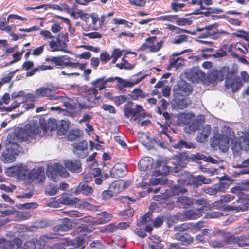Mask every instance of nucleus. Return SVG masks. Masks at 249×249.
Wrapping results in <instances>:
<instances>
[{
  "instance_id": "obj_1",
  "label": "nucleus",
  "mask_w": 249,
  "mask_h": 249,
  "mask_svg": "<svg viewBox=\"0 0 249 249\" xmlns=\"http://www.w3.org/2000/svg\"><path fill=\"white\" fill-rule=\"evenodd\" d=\"M210 83L216 81H222L225 78V85L227 89H231L233 92H236L243 86L241 78L236 75L235 72L230 71L229 67H223L219 70L212 69L208 74Z\"/></svg>"
},
{
  "instance_id": "obj_2",
  "label": "nucleus",
  "mask_w": 249,
  "mask_h": 249,
  "mask_svg": "<svg viewBox=\"0 0 249 249\" xmlns=\"http://www.w3.org/2000/svg\"><path fill=\"white\" fill-rule=\"evenodd\" d=\"M193 91L191 86L185 81H181L174 86L171 107L175 110H183L192 104L188 95Z\"/></svg>"
},
{
  "instance_id": "obj_3",
  "label": "nucleus",
  "mask_w": 249,
  "mask_h": 249,
  "mask_svg": "<svg viewBox=\"0 0 249 249\" xmlns=\"http://www.w3.org/2000/svg\"><path fill=\"white\" fill-rule=\"evenodd\" d=\"M247 185H249V181L243 183L242 185L235 186L231 188V192L233 194H235L238 196L236 201L241 204L238 206H233L231 205L221 206L219 208V209L224 211H245L249 210V194L246 193L248 191L249 188L246 187Z\"/></svg>"
},
{
  "instance_id": "obj_4",
  "label": "nucleus",
  "mask_w": 249,
  "mask_h": 249,
  "mask_svg": "<svg viewBox=\"0 0 249 249\" xmlns=\"http://www.w3.org/2000/svg\"><path fill=\"white\" fill-rule=\"evenodd\" d=\"M37 132L38 129L35 126L26 125L25 128H18L9 133L7 139L9 142L13 145L22 141L30 143L32 140L36 138Z\"/></svg>"
},
{
  "instance_id": "obj_5",
  "label": "nucleus",
  "mask_w": 249,
  "mask_h": 249,
  "mask_svg": "<svg viewBox=\"0 0 249 249\" xmlns=\"http://www.w3.org/2000/svg\"><path fill=\"white\" fill-rule=\"evenodd\" d=\"M164 44L163 39L158 41L156 36H149L145 39V42L140 46L139 50L145 51L148 49L151 53H156L163 47Z\"/></svg>"
},
{
  "instance_id": "obj_6",
  "label": "nucleus",
  "mask_w": 249,
  "mask_h": 249,
  "mask_svg": "<svg viewBox=\"0 0 249 249\" xmlns=\"http://www.w3.org/2000/svg\"><path fill=\"white\" fill-rule=\"evenodd\" d=\"M171 168V167L164 165L162 167V171L157 170L153 171L152 172L153 178L151 179V184L153 185H157L158 184L165 185L166 184L167 179L166 175L169 173Z\"/></svg>"
},
{
  "instance_id": "obj_7",
  "label": "nucleus",
  "mask_w": 249,
  "mask_h": 249,
  "mask_svg": "<svg viewBox=\"0 0 249 249\" xmlns=\"http://www.w3.org/2000/svg\"><path fill=\"white\" fill-rule=\"evenodd\" d=\"M56 88L54 86L51 87H41L35 90L36 97H46L50 100H56L62 99L63 96L56 95Z\"/></svg>"
},
{
  "instance_id": "obj_8",
  "label": "nucleus",
  "mask_w": 249,
  "mask_h": 249,
  "mask_svg": "<svg viewBox=\"0 0 249 249\" xmlns=\"http://www.w3.org/2000/svg\"><path fill=\"white\" fill-rule=\"evenodd\" d=\"M83 93L84 98L88 101L89 104H79L80 107L82 108H87L92 107V104L94 103L99 97L98 89L93 87L87 89Z\"/></svg>"
},
{
  "instance_id": "obj_9",
  "label": "nucleus",
  "mask_w": 249,
  "mask_h": 249,
  "mask_svg": "<svg viewBox=\"0 0 249 249\" xmlns=\"http://www.w3.org/2000/svg\"><path fill=\"white\" fill-rule=\"evenodd\" d=\"M127 173V166L125 163L119 162L115 164L110 171L112 178L118 179L124 177Z\"/></svg>"
},
{
  "instance_id": "obj_10",
  "label": "nucleus",
  "mask_w": 249,
  "mask_h": 249,
  "mask_svg": "<svg viewBox=\"0 0 249 249\" xmlns=\"http://www.w3.org/2000/svg\"><path fill=\"white\" fill-rule=\"evenodd\" d=\"M185 77L194 83L199 82L205 78V73L197 68H193L185 72Z\"/></svg>"
},
{
  "instance_id": "obj_11",
  "label": "nucleus",
  "mask_w": 249,
  "mask_h": 249,
  "mask_svg": "<svg viewBox=\"0 0 249 249\" xmlns=\"http://www.w3.org/2000/svg\"><path fill=\"white\" fill-rule=\"evenodd\" d=\"M45 179V176L44 169L42 167L34 169L28 172L27 174V181L31 183L33 180H36L38 183L42 182Z\"/></svg>"
},
{
  "instance_id": "obj_12",
  "label": "nucleus",
  "mask_w": 249,
  "mask_h": 249,
  "mask_svg": "<svg viewBox=\"0 0 249 249\" xmlns=\"http://www.w3.org/2000/svg\"><path fill=\"white\" fill-rule=\"evenodd\" d=\"M170 131L168 130V128L165 127L161 131L159 132L153 138V141L159 146L163 147L168 140L170 142L172 141V137L170 135Z\"/></svg>"
},
{
  "instance_id": "obj_13",
  "label": "nucleus",
  "mask_w": 249,
  "mask_h": 249,
  "mask_svg": "<svg viewBox=\"0 0 249 249\" xmlns=\"http://www.w3.org/2000/svg\"><path fill=\"white\" fill-rule=\"evenodd\" d=\"M125 116L127 118L136 117V118L145 116V111L143 107L140 105H137L136 107L133 108L130 107H126L124 110Z\"/></svg>"
},
{
  "instance_id": "obj_14",
  "label": "nucleus",
  "mask_w": 249,
  "mask_h": 249,
  "mask_svg": "<svg viewBox=\"0 0 249 249\" xmlns=\"http://www.w3.org/2000/svg\"><path fill=\"white\" fill-rule=\"evenodd\" d=\"M9 172L12 174V176L18 179L25 180L27 178L28 169L26 166L18 165L13 166L9 169Z\"/></svg>"
},
{
  "instance_id": "obj_15",
  "label": "nucleus",
  "mask_w": 249,
  "mask_h": 249,
  "mask_svg": "<svg viewBox=\"0 0 249 249\" xmlns=\"http://www.w3.org/2000/svg\"><path fill=\"white\" fill-rule=\"evenodd\" d=\"M73 153L81 158L86 157L88 154V145L86 141L74 143L72 145Z\"/></svg>"
},
{
  "instance_id": "obj_16",
  "label": "nucleus",
  "mask_w": 249,
  "mask_h": 249,
  "mask_svg": "<svg viewBox=\"0 0 249 249\" xmlns=\"http://www.w3.org/2000/svg\"><path fill=\"white\" fill-rule=\"evenodd\" d=\"M92 231V230H90L89 226L87 225H82L80 226L77 227L74 232L78 234L81 232H83V235L75 238L76 242V247L77 248L83 246L85 243V236L86 235V233H90Z\"/></svg>"
},
{
  "instance_id": "obj_17",
  "label": "nucleus",
  "mask_w": 249,
  "mask_h": 249,
  "mask_svg": "<svg viewBox=\"0 0 249 249\" xmlns=\"http://www.w3.org/2000/svg\"><path fill=\"white\" fill-rule=\"evenodd\" d=\"M65 168L71 172L79 173L82 171L81 163L80 160H66L64 162Z\"/></svg>"
},
{
  "instance_id": "obj_18",
  "label": "nucleus",
  "mask_w": 249,
  "mask_h": 249,
  "mask_svg": "<svg viewBox=\"0 0 249 249\" xmlns=\"http://www.w3.org/2000/svg\"><path fill=\"white\" fill-rule=\"evenodd\" d=\"M70 58L66 55L57 56L56 58L55 64L56 65L60 66L61 68L66 67H70L71 68H76L79 65L78 62H72L69 61Z\"/></svg>"
},
{
  "instance_id": "obj_19",
  "label": "nucleus",
  "mask_w": 249,
  "mask_h": 249,
  "mask_svg": "<svg viewBox=\"0 0 249 249\" xmlns=\"http://www.w3.org/2000/svg\"><path fill=\"white\" fill-rule=\"evenodd\" d=\"M204 208L201 207L197 210H189L184 211L183 213V218L184 220H194L197 219L202 215Z\"/></svg>"
},
{
  "instance_id": "obj_20",
  "label": "nucleus",
  "mask_w": 249,
  "mask_h": 249,
  "mask_svg": "<svg viewBox=\"0 0 249 249\" xmlns=\"http://www.w3.org/2000/svg\"><path fill=\"white\" fill-rule=\"evenodd\" d=\"M192 50L191 49H186L182 51L179 53H175V56L173 58H171L169 64V67H174L176 69L178 68L179 67L184 65L185 59L181 58V57H177L178 55L180 54L184 53L186 52H190Z\"/></svg>"
},
{
  "instance_id": "obj_21",
  "label": "nucleus",
  "mask_w": 249,
  "mask_h": 249,
  "mask_svg": "<svg viewBox=\"0 0 249 249\" xmlns=\"http://www.w3.org/2000/svg\"><path fill=\"white\" fill-rule=\"evenodd\" d=\"M231 149L234 156L239 155L241 150H248L249 149V139L243 138L242 141L232 145Z\"/></svg>"
},
{
  "instance_id": "obj_22",
  "label": "nucleus",
  "mask_w": 249,
  "mask_h": 249,
  "mask_svg": "<svg viewBox=\"0 0 249 249\" xmlns=\"http://www.w3.org/2000/svg\"><path fill=\"white\" fill-rule=\"evenodd\" d=\"M211 182V179L206 178L203 175H198L193 177L190 180V183L194 188H197L203 184H210Z\"/></svg>"
},
{
  "instance_id": "obj_23",
  "label": "nucleus",
  "mask_w": 249,
  "mask_h": 249,
  "mask_svg": "<svg viewBox=\"0 0 249 249\" xmlns=\"http://www.w3.org/2000/svg\"><path fill=\"white\" fill-rule=\"evenodd\" d=\"M115 78L113 77L105 79V77L103 76L92 81L91 84L94 88L97 89L98 90H102L106 88V84L107 83L113 82Z\"/></svg>"
},
{
  "instance_id": "obj_24",
  "label": "nucleus",
  "mask_w": 249,
  "mask_h": 249,
  "mask_svg": "<svg viewBox=\"0 0 249 249\" xmlns=\"http://www.w3.org/2000/svg\"><path fill=\"white\" fill-rule=\"evenodd\" d=\"M234 168L241 169L239 171H234L233 175L238 177L241 175L249 174V158L243 160L241 164L233 165Z\"/></svg>"
},
{
  "instance_id": "obj_25",
  "label": "nucleus",
  "mask_w": 249,
  "mask_h": 249,
  "mask_svg": "<svg viewBox=\"0 0 249 249\" xmlns=\"http://www.w3.org/2000/svg\"><path fill=\"white\" fill-rule=\"evenodd\" d=\"M175 237L183 246H188L194 241L193 237L188 233L178 232L175 234Z\"/></svg>"
},
{
  "instance_id": "obj_26",
  "label": "nucleus",
  "mask_w": 249,
  "mask_h": 249,
  "mask_svg": "<svg viewBox=\"0 0 249 249\" xmlns=\"http://www.w3.org/2000/svg\"><path fill=\"white\" fill-rule=\"evenodd\" d=\"M94 192L93 188L87 184L86 182H80L76 188V194L82 193L85 196L91 195Z\"/></svg>"
},
{
  "instance_id": "obj_27",
  "label": "nucleus",
  "mask_w": 249,
  "mask_h": 249,
  "mask_svg": "<svg viewBox=\"0 0 249 249\" xmlns=\"http://www.w3.org/2000/svg\"><path fill=\"white\" fill-rule=\"evenodd\" d=\"M72 228V224L70 219L65 218L62 219V224L55 225L53 228L54 232L67 231Z\"/></svg>"
},
{
  "instance_id": "obj_28",
  "label": "nucleus",
  "mask_w": 249,
  "mask_h": 249,
  "mask_svg": "<svg viewBox=\"0 0 249 249\" xmlns=\"http://www.w3.org/2000/svg\"><path fill=\"white\" fill-rule=\"evenodd\" d=\"M112 217V214L107 212H102L98 215L96 220L91 222L93 225L103 224L109 221Z\"/></svg>"
},
{
  "instance_id": "obj_29",
  "label": "nucleus",
  "mask_w": 249,
  "mask_h": 249,
  "mask_svg": "<svg viewBox=\"0 0 249 249\" xmlns=\"http://www.w3.org/2000/svg\"><path fill=\"white\" fill-rule=\"evenodd\" d=\"M101 173V170L99 168L91 169L84 175L83 178L86 182H90L93 178L100 176Z\"/></svg>"
},
{
  "instance_id": "obj_30",
  "label": "nucleus",
  "mask_w": 249,
  "mask_h": 249,
  "mask_svg": "<svg viewBox=\"0 0 249 249\" xmlns=\"http://www.w3.org/2000/svg\"><path fill=\"white\" fill-rule=\"evenodd\" d=\"M24 97V100H23L21 102H17V101H15L13 102L11 104V107L10 108H7V110L8 111H12L13 109H14L17 107H18L20 106V105L22 103H25L28 101H31V102H34L36 101V97L34 94L33 93H28L27 94L25 95Z\"/></svg>"
},
{
  "instance_id": "obj_31",
  "label": "nucleus",
  "mask_w": 249,
  "mask_h": 249,
  "mask_svg": "<svg viewBox=\"0 0 249 249\" xmlns=\"http://www.w3.org/2000/svg\"><path fill=\"white\" fill-rule=\"evenodd\" d=\"M187 192V190L179 185L174 186L173 187H171L167 189L166 196L170 197V198L178 196L180 194H183Z\"/></svg>"
},
{
  "instance_id": "obj_32",
  "label": "nucleus",
  "mask_w": 249,
  "mask_h": 249,
  "mask_svg": "<svg viewBox=\"0 0 249 249\" xmlns=\"http://www.w3.org/2000/svg\"><path fill=\"white\" fill-rule=\"evenodd\" d=\"M49 45L52 51L56 52L63 50L65 48V43L60 38H57L56 40H51L49 42Z\"/></svg>"
},
{
  "instance_id": "obj_33",
  "label": "nucleus",
  "mask_w": 249,
  "mask_h": 249,
  "mask_svg": "<svg viewBox=\"0 0 249 249\" xmlns=\"http://www.w3.org/2000/svg\"><path fill=\"white\" fill-rule=\"evenodd\" d=\"M193 203L192 199L186 196L178 197L177 201L178 207L182 208H188Z\"/></svg>"
},
{
  "instance_id": "obj_34",
  "label": "nucleus",
  "mask_w": 249,
  "mask_h": 249,
  "mask_svg": "<svg viewBox=\"0 0 249 249\" xmlns=\"http://www.w3.org/2000/svg\"><path fill=\"white\" fill-rule=\"evenodd\" d=\"M144 78V76H142L135 81L133 80L131 81L124 80L119 77H115L114 78L116 79L120 84H122L123 87H132L134 85L140 82Z\"/></svg>"
},
{
  "instance_id": "obj_35",
  "label": "nucleus",
  "mask_w": 249,
  "mask_h": 249,
  "mask_svg": "<svg viewBox=\"0 0 249 249\" xmlns=\"http://www.w3.org/2000/svg\"><path fill=\"white\" fill-rule=\"evenodd\" d=\"M213 25L209 26L205 29H201L200 31L202 32L199 35V37L200 38H213L215 37V31L212 30V27Z\"/></svg>"
},
{
  "instance_id": "obj_36",
  "label": "nucleus",
  "mask_w": 249,
  "mask_h": 249,
  "mask_svg": "<svg viewBox=\"0 0 249 249\" xmlns=\"http://www.w3.org/2000/svg\"><path fill=\"white\" fill-rule=\"evenodd\" d=\"M235 199V196L232 195L231 194H225L222 195L220 196V200L215 201L213 203V207H217V208L219 210H221V209H219V208L222 205L218 206L219 204L222 203H228L229 202H231L232 200H233Z\"/></svg>"
},
{
  "instance_id": "obj_37",
  "label": "nucleus",
  "mask_w": 249,
  "mask_h": 249,
  "mask_svg": "<svg viewBox=\"0 0 249 249\" xmlns=\"http://www.w3.org/2000/svg\"><path fill=\"white\" fill-rule=\"evenodd\" d=\"M153 243L150 245V249H162L163 248V244L161 243V240L160 237L155 235H151L149 237Z\"/></svg>"
},
{
  "instance_id": "obj_38",
  "label": "nucleus",
  "mask_w": 249,
  "mask_h": 249,
  "mask_svg": "<svg viewBox=\"0 0 249 249\" xmlns=\"http://www.w3.org/2000/svg\"><path fill=\"white\" fill-rule=\"evenodd\" d=\"M176 149L186 148L191 149L195 147V144L191 142H187L184 140L181 139L179 140L176 144L174 146Z\"/></svg>"
},
{
  "instance_id": "obj_39",
  "label": "nucleus",
  "mask_w": 249,
  "mask_h": 249,
  "mask_svg": "<svg viewBox=\"0 0 249 249\" xmlns=\"http://www.w3.org/2000/svg\"><path fill=\"white\" fill-rule=\"evenodd\" d=\"M173 159L178 165L181 167H184L187 161V157L185 153H183L175 155Z\"/></svg>"
},
{
  "instance_id": "obj_40",
  "label": "nucleus",
  "mask_w": 249,
  "mask_h": 249,
  "mask_svg": "<svg viewBox=\"0 0 249 249\" xmlns=\"http://www.w3.org/2000/svg\"><path fill=\"white\" fill-rule=\"evenodd\" d=\"M152 213L151 212H148L140 218L139 222L141 225L152 224Z\"/></svg>"
},
{
  "instance_id": "obj_41",
  "label": "nucleus",
  "mask_w": 249,
  "mask_h": 249,
  "mask_svg": "<svg viewBox=\"0 0 249 249\" xmlns=\"http://www.w3.org/2000/svg\"><path fill=\"white\" fill-rule=\"evenodd\" d=\"M82 134V133L78 129H74L71 130L68 134V140L72 141L76 140L80 138Z\"/></svg>"
},
{
  "instance_id": "obj_42",
  "label": "nucleus",
  "mask_w": 249,
  "mask_h": 249,
  "mask_svg": "<svg viewBox=\"0 0 249 249\" xmlns=\"http://www.w3.org/2000/svg\"><path fill=\"white\" fill-rule=\"evenodd\" d=\"M147 158L141 159L138 163V167L141 171H145L149 168L151 164Z\"/></svg>"
},
{
  "instance_id": "obj_43",
  "label": "nucleus",
  "mask_w": 249,
  "mask_h": 249,
  "mask_svg": "<svg viewBox=\"0 0 249 249\" xmlns=\"http://www.w3.org/2000/svg\"><path fill=\"white\" fill-rule=\"evenodd\" d=\"M55 169L57 174L62 177L67 178L70 175L66 169L60 163H55Z\"/></svg>"
},
{
  "instance_id": "obj_44",
  "label": "nucleus",
  "mask_w": 249,
  "mask_h": 249,
  "mask_svg": "<svg viewBox=\"0 0 249 249\" xmlns=\"http://www.w3.org/2000/svg\"><path fill=\"white\" fill-rule=\"evenodd\" d=\"M59 191V188L53 184H49L46 187L45 193L47 195L53 196Z\"/></svg>"
},
{
  "instance_id": "obj_45",
  "label": "nucleus",
  "mask_w": 249,
  "mask_h": 249,
  "mask_svg": "<svg viewBox=\"0 0 249 249\" xmlns=\"http://www.w3.org/2000/svg\"><path fill=\"white\" fill-rule=\"evenodd\" d=\"M159 103H160V106H158L156 107L157 112L159 115H161V111L167 110V107L169 105V103L164 98H162L159 101Z\"/></svg>"
},
{
  "instance_id": "obj_46",
  "label": "nucleus",
  "mask_w": 249,
  "mask_h": 249,
  "mask_svg": "<svg viewBox=\"0 0 249 249\" xmlns=\"http://www.w3.org/2000/svg\"><path fill=\"white\" fill-rule=\"evenodd\" d=\"M166 193L167 189L161 195L154 196L153 198L155 201H159V204L163 203L166 199L170 198L169 196H166Z\"/></svg>"
},
{
  "instance_id": "obj_47",
  "label": "nucleus",
  "mask_w": 249,
  "mask_h": 249,
  "mask_svg": "<svg viewBox=\"0 0 249 249\" xmlns=\"http://www.w3.org/2000/svg\"><path fill=\"white\" fill-rule=\"evenodd\" d=\"M187 36L185 34H181L176 36L171 41L173 44H180L187 40Z\"/></svg>"
},
{
  "instance_id": "obj_48",
  "label": "nucleus",
  "mask_w": 249,
  "mask_h": 249,
  "mask_svg": "<svg viewBox=\"0 0 249 249\" xmlns=\"http://www.w3.org/2000/svg\"><path fill=\"white\" fill-rule=\"evenodd\" d=\"M58 203L65 205H73L77 203L76 199H71L68 196L61 197L58 199Z\"/></svg>"
},
{
  "instance_id": "obj_49",
  "label": "nucleus",
  "mask_w": 249,
  "mask_h": 249,
  "mask_svg": "<svg viewBox=\"0 0 249 249\" xmlns=\"http://www.w3.org/2000/svg\"><path fill=\"white\" fill-rule=\"evenodd\" d=\"M175 230L178 231H184L187 230L191 231V223H183L179 224L175 227Z\"/></svg>"
},
{
  "instance_id": "obj_50",
  "label": "nucleus",
  "mask_w": 249,
  "mask_h": 249,
  "mask_svg": "<svg viewBox=\"0 0 249 249\" xmlns=\"http://www.w3.org/2000/svg\"><path fill=\"white\" fill-rule=\"evenodd\" d=\"M124 50H120L119 49H115L112 51L111 57L112 58V63L114 64L116 62L118 58L122 55Z\"/></svg>"
},
{
  "instance_id": "obj_51",
  "label": "nucleus",
  "mask_w": 249,
  "mask_h": 249,
  "mask_svg": "<svg viewBox=\"0 0 249 249\" xmlns=\"http://www.w3.org/2000/svg\"><path fill=\"white\" fill-rule=\"evenodd\" d=\"M82 35L84 36H87L90 39H100L102 37V34L98 32L83 33Z\"/></svg>"
},
{
  "instance_id": "obj_52",
  "label": "nucleus",
  "mask_w": 249,
  "mask_h": 249,
  "mask_svg": "<svg viewBox=\"0 0 249 249\" xmlns=\"http://www.w3.org/2000/svg\"><path fill=\"white\" fill-rule=\"evenodd\" d=\"M190 4L191 5H195L197 4L199 6V8L196 10L195 14H200L201 13L200 11L201 10H206V8L202 4V0H191V2H190Z\"/></svg>"
},
{
  "instance_id": "obj_53",
  "label": "nucleus",
  "mask_w": 249,
  "mask_h": 249,
  "mask_svg": "<svg viewBox=\"0 0 249 249\" xmlns=\"http://www.w3.org/2000/svg\"><path fill=\"white\" fill-rule=\"evenodd\" d=\"M185 3H179L178 2H172L171 7L172 10L175 12H177L183 9L185 6Z\"/></svg>"
},
{
  "instance_id": "obj_54",
  "label": "nucleus",
  "mask_w": 249,
  "mask_h": 249,
  "mask_svg": "<svg viewBox=\"0 0 249 249\" xmlns=\"http://www.w3.org/2000/svg\"><path fill=\"white\" fill-rule=\"evenodd\" d=\"M68 129L69 125L66 124V122H62L58 126V133L59 135H65L68 132Z\"/></svg>"
},
{
  "instance_id": "obj_55",
  "label": "nucleus",
  "mask_w": 249,
  "mask_h": 249,
  "mask_svg": "<svg viewBox=\"0 0 249 249\" xmlns=\"http://www.w3.org/2000/svg\"><path fill=\"white\" fill-rule=\"evenodd\" d=\"M48 176L50 178L51 180L56 182L58 180V174L55 169V164L54 165V168L53 170L48 172Z\"/></svg>"
},
{
  "instance_id": "obj_56",
  "label": "nucleus",
  "mask_w": 249,
  "mask_h": 249,
  "mask_svg": "<svg viewBox=\"0 0 249 249\" xmlns=\"http://www.w3.org/2000/svg\"><path fill=\"white\" fill-rule=\"evenodd\" d=\"M90 18L92 19V24L94 27V30H98L99 28H97L99 20V18L98 15L96 13H92L90 14Z\"/></svg>"
},
{
  "instance_id": "obj_57",
  "label": "nucleus",
  "mask_w": 249,
  "mask_h": 249,
  "mask_svg": "<svg viewBox=\"0 0 249 249\" xmlns=\"http://www.w3.org/2000/svg\"><path fill=\"white\" fill-rule=\"evenodd\" d=\"M129 3L137 7H143L146 3V0H129Z\"/></svg>"
},
{
  "instance_id": "obj_58",
  "label": "nucleus",
  "mask_w": 249,
  "mask_h": 249,
  "mask_svg": "<svg viewBox=\"0 0 249 249\" xmlns=\"http://www.w3.org/2000/svg\"><path fill=\"white\" fill-rule=\"evenodd\" d=\"M132 93L133 96L136 97L137 98H138L139 97L145 98L147 96H148V94L143 92L142 89H135L133 90Z\"/></svg>"
},
{
  "instance_id": "obj_59",
  "label": "nucleus",
  "mask_w": 249,
  "mask_h": 249,
  "mask_svg": "<svg viewBox=\"0 0 249 249\" xmlns=\"http://www.w3.org/2000/svg\"><path fill=\"white\" fill-rule=\"evenodd\" d=\"M11 243L5 238L0 239V249H9L11 248Z\"/></svg>"
},
{
  "instance_id": "obj_60",
  "label": "nucleus",
  "mask_w": 249,
  "mask_h": 249,
  "mask_svg": "<svg viewBox=\"0 0 249 249\" xmlns=\"http://www.w3.org/2000/svg\"><path fill=\"white\" fill-rule=\"evenodd\" d=\"M117 229V226L115 223H112L107 225L104 229L102 230V232L112 233Z\"/></svg>"
},
{
  "instance_id": "obj_61",
  "label": "nucleus",
  "mask_w": 249,
  "mask_h": 249,
  "mask_svg": "<svg viewBox=\"0 0 249 249\" xmlns=\"http://www.w3.org/2000/svg\"><path fill=\"white\" fill-rule=\"evenodd\" d=\"M164 222L163 216H158L154 220H152L153 226L155 228H159L161 226Z\"/></svg>"
},
{
  "instance_id": "obj_62",
  "label": "nucleus",
  "mask_w": 249,
  "mask_h": 249,
  "mask_svg": "<svg viewBox=\"0 0 249 249\" xmlns=\"http://www.w3.org/2000/svg\"><path fill=\"white\" fill-rule=\"evenodd\" d=\"M114 196V192L110 190H106L102 193V198L104 200H108Z\"/></svg>"
},
{
  "instance_id": "obj_63",
  "label": "nucleus",
  "mask_w": 249,
  "mask_h": 249,
  "mask_svg": "<svg viewBox=\"0 0 249 249\" xmlns=\"http://www.w3.org/2000/svg\"><path fill=\"white\" fill-rule=\"evenodd\" d=\"M111 56L107 52H102L100 55V58L103 64H106L110 59Z\"/></svg>"
},
{
  "instance_id": "obj_64",
  "label": "nucleus",
  "mask_w": 249,
  "mask_h": 249,
  "mask_svg": "<svg viewBox=\"0 0 249 249\" xmlns=\"http://www.w3.org/2000/svg\"><path fill=\"white\" fill-rule=\"evenodd\" d=\"M121 215L124 216L125 218L131 217L134 215V210L132 208L127 209L126 210H124L121 211Z\"/></svg>"
}]
</instances>
